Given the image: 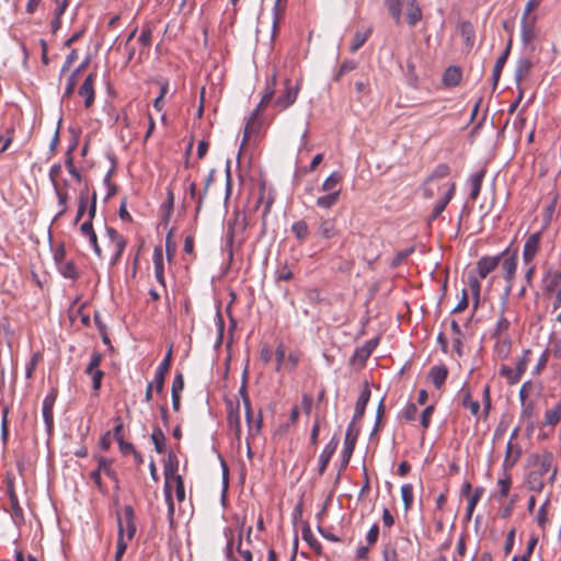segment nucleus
<instances>
[{
  "mask_svg": "<svg viewBox=\"0 0 561 561\" xmlns=\"http://www.w3.org/2000/svg\"><path fill=\"white\" fill-rule=\"evenodd\" d=\"M561 288V272L549 268L542 278V290L545 295H552Z\"/></svg>",
  "mask_w": 561,
  "mask_h": 561,
  "instance_id": "nucleus-7",
  "label": "nucleus"
},
{
  "mask_svg": "<svg viewBox=\"0 0 561 561\" xmlns=\"http://www.w3.org/2000/svg\"><path fill=\"white\" fill-rule=\"evenodd\" d=\"M501 262V256H483L477 263L478 274L481 278H485L493 272Z\"/></svg>",
  "mask_w": 561,
  "mask_h": 561,
  "instance_id": "nucleus-13",
  "label": "nucleus"
},
{
  "mask_svg": "<svg viewBox=\"0 0 561 561\" xmlns=\"http://www.w3.org/2000/svg\"><path fill=\"white\" fill-rule=\"evenodd\" d=\"M401 496L405 511H409L413 504V485L410 483L401 486Z\"/></svg>",
  "mask_w": 561,
  "mask_h": 561,
  "instance_id": "nucleus-48",
  "label": "nucleus"
},
{
  "mask_svg": "<svg viewBox=\"0 0 561 561\" xmlns=\"http://www.w3.org/2000/svg\"><path fill=\"white\" fill-rule=\"evenodd\" d=\"M117 524H118V538H117V542H116L115 561H121L122 557L124 556V553L126 551L127 542L124 540V527H123L122 518L119 515L117 516Z\"/></svg>",
  "mask_w": 561,
  "mask_h": 561,
  "instance_id": "nucleus-35",
  "label": "nucleus"
},
{
  "mask_svg": "<svg viewBox=\"0 0 561 561\" xmlns=\"http://www.w3.org/2000/svg\"><path fill=\"white\" fill-rule=\"evenodd\" d=\"M536 20H537L536 16H531V18L522 16L520 35H522V41L525 45H528L535 38Z\"/></svg>",
  "mask_w": 561,
  "mask_h": 561,
  "instance_id": "nucleus-15",
  "label": "nucleus"
},
{
  "mask_svg": "<svg viewBox=\"0 0 561 561\" xmlns=\"http://www.w3.org/2000/svg\"><path fill=\"white\" fill-rule=\"evenodd\" d=\"M96 75L94 72H91L88 75V77L84 79L83 83L79 88V95L84 98V106L87 108L91 107V105L94 102V81H95Z\"/></svg>",
  "mask_w": 561,
  "mask_h": 561,
  "instance_id": "nucleus-10",
  "label": "nucleus"
},
{
  "mask_svg": "<svg viewBox=\"0 0 561 561\" xmlns=\"http://www.w3.org/2000/svg\"><path fill=\"white\" fill-rule=\"evenodd\" d=\"M215 169H211L205 180L204 191L197 198L196 215H198L202 209L204 197L206 196L207 191L215 179Z\"/></svg>",
  "mask_w": 561,
  "mask_h": 561,
  "instance_id": "nucleus-49",
  "label": "nucleus"
},
{
  "mask_svg": "<svg viewBox=\"0 0 561 561\" xmlns=\"http://www.w3.org/2000/svg\"><path fill=\"white\" fill-rule=\"evenodd\" d=\"M9 500L11 507V517L15 525H20L24 522V514L23 508L19 504L18 496L12 485L9 488Z\"/></svg>",
  "mask_w": 561,
  "mask_h": 561,
  "instance_id": "nucleus-20",
  "label": "nucleus"
},
{
  "mask_svg": "<svg viewBox=\"0 0 561 561\" xmlns=\"http://www.w3.org/2000/svg\"><path fill=\"white\" fill-rule=\"evenodd\" d=\"M461 404L463 408L469 409L472 415H478L480 411V403L471 398L468 389H461Z\"/></svg>",
  "mask_w": 561,
  "mask_h": 561,
  "instance_id": "nucleus-32",
  "label": "nucleus"
},
{
  "mask_svg": "<svg viewBox=\"0 0 561 561\" xmlns=\"http://www.w3.org/2000/svg\"><path fill=\"white\" fill-rule=\"evenodd\" d=\"M58 270L66 278L76 279L78 277L77 267L72 261L60 263Z\"/></svg>",
  "mask_w": 561,
  "mask_h": 561,
  "instance_id": "nucleus-47",
  "label": "nucleus"
},
{
  "mask_svg": "<svg viewBox=\"0 0 561 561\" xmlns=\"http://www.w3.org/2000/svg\"><path fill=\"white\" fill-rule=\"evenodd\" d=\"M506 306H507V297L503 296L501 313H500L499 320L496 321L495 329L493 332V335L499 339L502 337V335L508 330V328L511 325L510 320L504 317V311H505Z\"/></svg>",
  "mask_w": 561,
  "mask_h": 561,
  "instance_id": "nucleus-23",
  "label": "nucleus"
},
{
  "mask_svg": "<svg viewBox=\"0 0 561 561\" xmlns=\"http://www.w3.org/2000/svg\"><path fill=\"white\" fill-rule=\"evenodd\" d=\"M163 491H164L165 502L168 505V518H169L170 525L172 526L174 523V512H175L174 501H173V496H172V486L168 485V483H164Z\"/></svg>",
  "mask_w": 561,
  "mask_h": 561,
  "instance_id": "nucleus-40",
  "label": "nucleus"
},
{
  "mask_svg": "<svg viewBox=\"0 0 561 561\" xmlns=\"http://www.w3.org/2000/svg\"><path fill=\"white\" fill-rule=\"evenodd\" d=\"M172 347L173 346L170 345L163 360L158 366L156 375H154V379L152 380V381H154V389H156L157 393H161L163 391L165 375L169 373V370L171 368Z\"/></svg>",
  "mask_w": 561,
  "mask_h": 561,
  "instance_id": "nucleus-5",
  "label": "nucleus"
},
{
  "mask_svg": "<svg viewBox=\"0 0 561 561\" xmlns=\"http://www.w3.org/2000/svg\"><path fill=\"white\" fill-rule=\"evenodd\" d=\"M403 10H405L407 20L411 26L422 19V11L416 0H407V7Z\"/></svg>",
  "mask_w": 561,
  "mask_h": 561,
  "instance_id": "nucleus-27",
  "label": "nucleus"
},
{
  "mask_svg": "<svg viewBox=\"0 0 561 561\" xmlns=\"http://www.w3.org/2000/svg\"><path fill=\"white\" fill-rule=\"evenodd\" d=\"M522 455V448L517 444L508 442L506 445L505 458L503 461L504 469H510L516 465Z\"/></svg>",
  "mask_w": 561,
  "mask_h": 561,
  "instance_id": "nucleus-21",
  "label": "nucleus"
},
{
  "mask_svg": "<svg viewBox=\"0 0 561 561\" xmlns=\"http://www.w3.org/2000/svg\"><path fill=\"white\" fill-rule=\"evenodd\" d=\"M561 420V401L550 411L546 412L543 426L554 427Z\"/></svg>",
  "mask_w": 561,
  "mask_h": 561,
  "instance_id": "nucleus-38",
  "label": "nucleus"
},
{
  "mask_svg": "<svg viewBox=\"0 0 561 561\" xmlns=\"http://www.w3.org/2000/svg\"><path fill=\"white\" fill-rule=\"evenodd\" d=\"M287 0H275L273 5V25L276 27L277 21L284 15Z\"/></svg>",
  "mask_w": 561,
  "mask_h": 561,
  "instance_id": "nucleus-53",
  "label": "nucleus"
},
{
  "mask_svg": "<svg viewBox=\"0 0 561 561\" xmlns=\"http://www.w3.org/2000/svg\"><path fill=\"white\" fill-rule=\"evenodd\" d=\"M484 175H485V170L481 169L480 171L471 174L469 178V184H470V188H471L470 198L473 201L477 199L480 194Z\"/></svg>",
  "mask_w": 561,
  "mask_h": 561,
  "instance_id": "nucleus-28",
  "label": "nucleus"
},
{
  "mask_svg": "<svg viewBox=\"0 0 561 561\" xmlns=\"http://www.w3.org/2000/svg\"><path fill=\"white\" fill-rule=\"evenodd\" d=\"M106 234L114 248V254L112 256V264H116L126 247V240L125 238L119 234L114 228L112 227H105Z\"/></svg>",
  "mask_w": 561,
  "mask_h": 561,
  "instance_id": "nucleus-6",
  "label": "nucleus"
},
{
  "mask_svg": "<svg viewBox=\"0 0 561 561\" xmlns=\"http://www.w3.org/2000/svg\"><path fill=\"white\" fill-rule=\"evenodd\" d=\"M448 376V369L445 365L433 366L428 373V380L435 386L436 389H440Z\"/></svg>",
  "mask_w": 561,
  "mask_h": 561,
  "instance_id": "nucleus-17",
  "label": "nucleus"
},
{
  "mask_svg": "<svg viewBox=\"0 0 561 561\" xmlns=\"http://www.w3.org/2000/svg\"><path fill=\"white\" fill-rule=\"evenodd\" d=\"M500 374L506 377L510 385H514L519 381L520 377H515V368H511L508 366H502L500 368Z\"/></svg>",
  "mask_w": 561,
  "mask_h": 561,
  "instance_id": "nucleus-63",
  "label": "nucleus"
},
{
  "mask_svg": "<svg viewBox=\"0 0 561 561\" xmlns=\"http://www.w3.org/2000/svg\"><path fill=\"white\" fill-rule=\"evenodd\" d=\"M291 231L299 241H302L307 238L309 228L305 220H299L291 225Z\"/></svg>",
  "mask_w": 561,
  "mask_h": 561,
  "instance_id": "nucleus-45",
  "label": "nucleus"
},
{
  "mask_svg": "<svg viewBox=\"0 0 561 561\" xmlns=\"http://www.w3.org/2000/svg\"><path fill=\"white\" fill-rule=\"evenodd\" d=\"M55 2L57 7L55 10V19L51 21L53 33H56L59 30L61 25L60 16L64 14L66 8L68 7V0H55Z\"/></svg>",
  "mask_w": 561,
  "mask_h": 561,
  "instance_id": "nucleus-39",
  "label": "nucleus"
},
{
  "mask_svg": "<svg viewBox=\"0 0 561 561\" xmlns=\"http://www.w3.org/2000/svg\"><path fill=\"white\" fill-rule=\"evenodd\" d=\"M450 172V169L447 164L445 163H442V164H438L434 171L432 172L431 175H428V184H432L433 182H435L436 179H445L448 176Z\"/></svg>",
  "mask_w": 561,
  "mask_h": 561,
  "instance_id": "nucleus-51",
  "label": "nucleus"
},
{
  "mask_svg": "<svg viewBox=\"0 0 561 561\" xmlns=\"http://www.w3.org/2000/svg\"><path fill=\"white\" fill-rule=\"evenodd\" d=\"M371 34V28L365 31H357L354 35L353 43L350 47L351 53H356L368 39Z\"/></svg>",
  "mask_w": 561,
  "mask_h": 561,
  "instance_id": "nucleus-41",
  "label": "nucleus"
},
{
  "mask_svg": "<svg viewBox=\"0 0 561 561\" xmlns=\"http://www.w3.org/2000/svg\"><path fill=\"white\" fill-rule=\"evenodd\" d=\"M455 183H449L448 184V188L444 195L443 198H440L436 204H435V207L430 216V221L432 220H435L446 208V206L448 205V203L450 202V199L453 198L454 196V193H455Z\"/></svg>",
  "mask_w": 561,
  "mask_h": 561,
  "instance_id": "nucleus-18",
  "label": "nucleus"
},
{
  "mask_svg": "<svg viewBox=\"0 0 561 561\" xmlns=\"http://www.w3.org/2000/svg\"><path fill=\"white\" fill-rule=\"evenodd\" d=\"M291 278H293V272L287 264H284L283 266H280L277 270V272H276V280L277 282H280V280L287 282V280H290Z\"/></svg>",
  "mask_w": 561,
  "mask_h": 561,
  "instance_id": "nucleus-62",
  "label": "nucleus"
},
{
  "mask_svg": "<svg viewBox=\"0 0 561 561\" xmlns=\"http://www.w3.org/2000/svg\"><path fill=\"white\" fill-rule=\"evenodd\" d=\"M499 256H501L500 263L504 273V278L507 283L504 296L508 297L513 287V279L517 268V252L515 251L511 253L510 250L506 249Z\"/></svg>",
  "mask_w": 561,
  "mask_h": 561,
  "instance_id": "nucleus-3",
  "label": "nucleus"
},
{
  "mask_svg": "<svg viewBox=\"0 0 561 561\" xmlns=\"http://www.w3.org/2000/svg\"><path fill=\"white\" fill-rule=\"evenodd\" d=\"M103 355L100 352H93L90 358V363L85 368V373H91L92 370H98L99 366L102 362Z\"/></svg>",
  "mask_w": 561,
  "mask_h": 561,
  "instance_id": "nucleus-60",
  "label": "nucleus"
},
{
  "mask_svg": "<svg viewBox=\"0 0 561 561\" xmlns=\"http://www.w3.org/2000/svg\"><path fill=\"white\" fill-rule=\"evenodd\" d=\"M340 195L341 192H330L323 196L318 197L316 204L322 209H330L336 205L340 199Z\"/></svg>",
  "mask_w": 561,
  "mask_h": 561,
  "instance_id": "nucleus-34",
  "label": "nucleus"
},
{
  "mask_svg": "<svg viewBox=\"0 0 561 561\" xmlns=\"http://www.w3.org/2000/svg\"><path fill=\"white\" fill-rule=\"evenodd\" d=\"M56 401V394L49 393L45 397L43 401V419L46 425V431L50 435L54 428V416H53V408Z\"/></svg>",
  "mask_w": 561,
  "mask_h": 561,
  "instance_id": "nucleus-12",
  "label": "nucleus"
},
{
  "mask_svg": "<svg viewBox=\"0 0 561 561\" xmlns=\"http://www.w3.org/2000/svg\"><path fill=\"white\" fill-rule=\"evenodd\" d=\"M275 85H276V73H273L270 81H267L264 94L261 99V102L257 104L255 110L252 112L250 118L247 122L244 133H243V140L244 144L252 134L256 133L259 130V125L256 124V117L260 115L261 111L267 106V104L271 103V101L274 98L275 94Z\"/></svg>",
  "mask_w": 561,
  "mask_h": 561,
  "instance_id": "nucleus-2",
  "label": "nucleus"
},
{
  "mask_svg": "<svg viewBox=\"0 0 561 561\" xmlns=\"http://www.w3.org/2000/svg\"><path fill=\"white\" fill-rule=\"evenodd\" d=\"M460 33L465 38L466 44L472 46L474 41V31L472 24L468 21L462 22L460 25Z\"/></svg>",
  "mask_w": 561,
  "mask_h": 561,
  "instance_id": "nucleus-50",
  "label": "nucleus"
},
{
  "mask_svg": "<svg viewBox=\"0 0 561 561\" xmlns=\"http://www.w3.org/2000/svg\"><path fill=\"white\" fill-rule=\"evenodd\" d=\"M57 198H58V205L60 206V210L56 215L55 219L62 216L67 211V202H68V194L66 192H61L59 187L55 190Z\"/></svg>",
  "mask_w": 561,
  "mask_h": 561,
  "instance_id": "nucleus-55",
  "label": "nucleus"
},
{
  "mask_svg": "<svg viewBox=\"0 0 561 561\" xmlns=\"http://www.w3.org/2000/svg\"><path fill=\"white\" fill-rule=\"evenodd\" d=\"M151 38H152L151 27L149 25L144 26L141 34L138 38L139 43L145 47H149L151 45Z\"/></svg>",
  "mask_w": 561,
  "mask_h": 561,
  "instance_id": "nucleus-64",
  "label": "nucleus"
},
{
  "mask_svg": "<svg viewBox=\"0 0 561 561\" xmlns=\"http://www.w3.org/2000/svg\"><path fill=\"white\" fill-rule=\"evenodd\" d=\"M85 374L91 376L92 388L95 392H98L102 386V379L104 377V371L101 369H98V370H92L91 373H85Z\"/></svg>",
  "mask_w": 561,
  "mask_h": 561,
  "instance_id": "nucleus-57",
  "label": "nucleus"
},
{
  "mask_svg": "<svg viewBox=\"0 0 561 561\" xmlns=\"http://www.w3.org/2000/svg\"><path fill=\"white\" fill-rule=\"evenodd\" d=\"M484 489L481 486H478L474 489V492L469 496L468 505H467V518L470 519L472 516V513L480 501L481 496L483 495Z\"/></svg>",
  "mask_w": 561,
  "mask_h": 561,
  "instance_id": "nucleus-43",
  "label": "nucleus"
},
{
  "mask_svg": "<svg viewBox=\"0 0 561 561\" xmlns=\"http://www.w3.org/2000/svg\"><path fill=\"white\" fill-rule=\"evenodd\" d=\"M461 80V71L458 67H448L443 76V82L446 87H456Z\"/></svg>",
  "mask_w": 561,
  "mask_h": 561,
  "instance_id": "nucleus-31",
  "label": "nucleus"
},
{
  "mask_svg": "<svg viewBox=\"0 0 561 561\" xmlns=\"http://www.w3.org/2000/svg\"><path fill=\"white\" fill-rule=\"evenodd\" d=\"M531 352L530 350H524L522 356L516 363L515 366V377H522L523 374L526 371L528 363H529V356Z\"/></svg>",
  "mask_w": 561,
  "mask_h": 561,
  "instance_id": "nucleus-44",
  "label": "nucleus"
},
{
  "mask_svg": "<svg viewBox=\"0 0 561 561\" xmlns=\"http://www.w3.org/2000/svg\"><path fill=\"white\" fill-rule=\"evenodd\" d=\"M301 354L298 351L289 353L285 368L289 371H294L300 360Z\"/></svg>",
  "mask_w": 561,
  "mask_h": 561,
  "instance_id": "nucleus-61",
  "label": "nucleus"
},
{
  "mask_svg": "<svg viewBox=\"0 0 561 561\" xmlns=\"http://www.w3.org/2000/svg\"><path fill=\"white\" fill-rule=\"evenodd\" d=\"M497 484L500 485L499 495L501 497L507 496L512 484L511 477L507 473H505L504 478L497 481Z\"/></svg>",
  "mask_w": 561,
  "mask_h": 561,
  "instance_id": "nucleus-58",
  "label": "nucleus"
},
{
  "mask_svg": "<svg viewBox=\"0 0 561 561\" xmlns=\"http://www.w3.org/2000/svg\"><path fill=\"white\" fill-rule=\"evenodd\" d=\"M540 240H541L540 232H535L526 239L524 249H523V260L526 264L530 263L533 261V259L535 257V255L537 254V252L539 250Z\"/></svg>",
  "mask_w": 561,
  "mask_h": 561,
  "instance_id": "nucleus-9",
  "label": "nucleus"
},
{
  "mask_svg": "<svg viewBox=\"0 0 561 561\" xmlns=\"http://www.w3.org/2000/svg\"><path fill=\"white\" fill-rule=\"evenodd\" d=\"M393 547L400 553L402 560L410 561L413 557V543L407 536L398 537L394 540Z\"/></svg>",
  "mask_w": 561,
  "mask_h": 561,
  "instance_id": "nucleus-19",
  "label": "nucleus"
},
{
  "mask_svg": "<svg viewBox=\"0 0 561 561\" xmlns=\"http://www.w3.org/2000/svg\"><path fill=\"white\" fill-rule=\"evenodd\" d=\"M553 463V454L551 451H543L540 455L530 456V465L533 469L527 476L526 483L530 491L541 492L545 482L543 478L549 472Z\"/></svg>",
  "mask_w": 561,
  "mask_h": 561,
  "instance_id": "nucleus-1",
  "label": "nucleus"
},
{
  "mask_svg": "<svg viewBox=\"0 0 561 561\" xmlns=\"http://www.w3.org/2000/svg\"><path fill=\"white\" fill-rule=\"evenodd\" d=\"M302 539L308 543L314 553L320 556L322 553L321 543L313 536L311 528L308 524H305L301 530Z\"/></svg>",
  "mask_w": 561,
  "mask_h": 561,
  "instance_id": "nucleus-30",
  "label": "nucleus"
},
{
  "mask_svg": "<svg viewBox=\"0 0 561 561\" xmlns=\"http://www.w3.org/2000/svg\"><path fill=\"white\" fill-rule=\"evenodd\" d=\"M511 47H512V39L508 41L507 45H506V48L504 49V51L502 53V55L497 58L495 65H494V68H493V71H492V87H493V90L496 89L497 87V83L500 81V78H501V73H502V70H503V67L510 56V53H511Z\"/></svg>",
  "mask_w": 561,
  "mask_h": 561,
  "instance_id": "nucleus-14",
  "label": "nucleus"
},
{
  "mask_svg": "<svg viewBox=\"0 0 561 561\" xmlns=\"http://www.w3.org/2000/svg\"><path fill=\"white\" fill-rule=\"evenodd\" d=\"M357 62L354 60H344L340 66V69L335 76V80H340L345 73L353 71L356 69Z\"/></svg>",
  "mask_w": 561,
  "mask_h": 561,
  "instance_id": "nucleus-56",
  "label": "nucleus"
},
{
  "mask_svg": "<svg viewBox=\"0 0 561 561\" xmlns=\"http://www.w3.org/2000/svg\"><path fill=\"white\" fill-rule=\"evenodd\" d=\"M370 389L369 387L366 385L365 388L363 389V391L360 392L358 399H357V402H356V405H355V413H354V416H353V420L352 421H356L358 419H362L364 413H365V409H366V405L370 399Z\"/></svg>",
  "mask_w": 561,
  "mask_h": 561,
  "instance_id": "nucleus-26",
  "label": "nucleus"
},
{
  "mask_svg": "<svg viewBox=\"0 0 561 561\" xmlns=\"http://www.w3.org/2000/svg\"><path fill=\"white\" fill-rule=\"evenodd\" d=\"M178 467L179 461L176 457L170 453L163 468L164 483H168V485H171V482L175 480L176 477H181L176 473Z\"/></svg>",
  "mask_w": 561,
  "mask_h": 561,
  "instance_id": "nucleus-22",
  "label": "nucleus"
},
{
  "mask_svg": "<svg viewBox=\"0 0 561 561\" xmlns=\"http://www.w3.org/2000/svg\"><path fill=\"white\" fill-rule=\"evenodd\" d=\"M385 3L397 25L401 23V14L407 7V0H385Z\"/></svg>",
  "mask_w": 561,
  "mask_h": 561,
  "instance_id": "nucleus-29",
  "label": "nucleus"
},
{
  "mask_svg": "<svg viewBox=\"0 0 561 561\" xmlns=\"http://www.w3.org/2000/svg\"><path fill=\"white\" fill-rule=\"evenodd\" d=\"M358 433L359 431L355 430L354 421H352L347 426L344 439L343 461L345 463H348L350 458L354 451Z\"/></svg>",
  "mask_w": 561,
  "mask_h": 561,
  "instance_id": "nucleus-8",
  "label": "nucleus"
},
{
  "mask_svg": "<svg viewBox=\"0 0 561 561\" xmlns=\"http://www.w3.org/2000/svg\"><path fill=\"white\" fill-rule=\"evenodd\" d=\"M73 147H70L66 152V168L69 171V173L78 181L80 182L82 180L80 172L73 164V156H72Z\"/></svg>",
  "mask_w": 561,
  "mask_h": 561,
  "instance_id": "nucleus-46",
  "label": "nucleus"
},
{
  "mask_svg": "<svg viewBox=\"0 0 561 561\" xmlns=\"http://www.w3.org/2000/svg\"><path fill=\"white\" fill-rule=\"evenodd\" d=\"M337 445H339V437L336 435H334L331 438V440L325 445V447L323 448V450L319 457V468H318L319 474L324 473L332 455L335 453V450L337 448Z\"/></svg>",
  "mask_w": 561,
  "mask_h": 561,
  "instance_id": "nucleus-11",
  "label": "nucleus"
},
{
  "mask_svg": "<svg viewBox=\"0 0 561 561\" xmlns=\"http://www.w3.org/2000/svg\"><path fill=\"white\" fill-rule=\"evenodd\" d=\"M342 176L339 172L331 173L322 183L321 191L323 192H341L337 188V184L340 183Z\"/></svg>",
  "mask_w": 561,
  "mask_h": 561,
  "instance_id": "nucleus-37",
  "label": "nucleus"
},
{
  "mask_svg": "<svg viewBox=\"0 0 561 561\" xmlns=\"http://www.w3.org/2000/svg\"><path fill=\"white\" fill-rule=\"evenodd\" d=\"M378 344L377 339H371L367 341L360 348L356 351V355L363 359H366L370 356L371 352Z\"/></svg>",
  "mask_w": 561,
  "mask_h": 561,
  "instance_id": "nucleus-52",
  "label": "nucleus"
},
{
  "mask_svg": "<svg viewBox=\"0 0 561 561\" xmlns=\"http://www.w3.org/2000/svg\"><path fill=\"white\" fill-rule=\"evenodd\" d=\"M382 559L383 561H399L401 559L400 553L397 551V547L388 543L382 549Z\"/></svg>",
  "mask_w": 561,
  "mask_h": 561,
  "instance_id": "nucleus-54",
  "label": "nucleus"
},
{
  "mask_svg": "<svg viewBox=\"0 0 561 561\" xmlns=\"http://www.w3.org/2000/svg\"><path fill=\"white\" fill-rule=\"evenodd\" d=\"M122 518L124 530L127 531L128 540H131L136 533V525L134 522V510L130 505L124 507V518Z\"/></svg>",
  "mask_w": 561,
  "mask_h": 561,
  "instance_id": "nucleus-25",
  "label": "nucleus"
},
{
  "mask_svg": "<svg viewBox=\"0 0 561 561\" xmlns=\"http://www.w3.org/2000/svg\"><path fill=\"white\" fill-rule=\"evenodd\" d=\"M299 93V84H293L290 79H285L284 81V91L283 93L275 100L274 106L278 107L279 111H284L293 105Z\"/></svg>",
  "mask_w": 561,
  "mask_h": 561,
  "instance_id": "nucleus-4",
  "label": "nucleus"
},
{
  "mask_svg": "<svg viewBox=\"0 0 561 561\" xmlns=\"http://www.w3.org/2000/svg\"><path fill=\"white\" fill-rule=\"evenodd\" d=\"M522 404V413L520 419L528 422L527 430L533 432L535 428V424L533 421V413L535 410V404L531 401L520 402Z\"/></svg>",
  "mask_w": 561,
  "mask_h": 561,
  "instance_id": "nucleus-36",
  "label": "nucleus"
},
{
  "mask_svg": "<svg viewBox=\"0 0 561 561\" xmlns=\"http://www.w3.org/2000/svg\"><path fill=\"white\" fill-rule=\"evenodd\" d=\"M414 252V248L411 247L409 249H405L403 251L398 252L394 257L391 261V267H398L402 262Z\"/></svg>",
  "mask_w": 561,
  "mask_h": 561,
  "instance_id": "nucleus-59",
  "label": "nucleus"
},
{
  "mask_svg": "<svg viewBox=\"0 0 561 561\" xmlns=\"http://www.w3.org/2000/svg\"><path fill=\"white\" fill-rule=\"evenodd\" d=\"M339 233V230L336 228V224L334 219L328 218L322 219L319 228H318V234L323 239H332L336 237Z\"/></svg>",
  "mask_w": 561,
  "mask_h": 561,
  "instance_id": "nucleus-24",
  "label": "nucleus"
},
{
  "mask_svg": "<svg viewBox=\"0 0 561 561\" xmlns=\"http://www.w3.org/2000/svg\"><path fill=\"white\" fill-rule=\"evenodd\" d=\"M531 61L528 58H520L518 59L516 67H515V81L519 83L523 79H525L530 69H531Z\"/></svg>",
  "mask_w": 561,
  "mask_h": 561,
  "instance_id": "nucleus-33",
  "label": "nucleus"
},
{
  "mask_svg": "<svg viewBox=\"0 0 561 561\" xmlns=\"http://www.w3.org/2000/svg\"><path fill=\"white\" fill-rule=\"evenodd\" d=\"M151 440L154 445V449L158 454L164 453L165 449V436L161 428L156 427L151 434Z\"/></svg>",
  "mask_w": 561,
  "mask_h": 561,
  "instance_id": "nucleus-42",
  "label": "nucleus"
},
{
  "mask_svg": "<svg viewBox=\"0 0 561 561\" xmlns=\"http://www.w3.org/2000/svg\"><path fill=\"white\" fill-rule=\"evenodd\" d=\"M152 260H153L156 279L160 285L165 287L163 253H162L161 247L154 248Z\"/></svg>",
  "mask_w": 561,
  "mask_h": 561,
  "instance_id": "nucleus-16",
  "label": "nucleus"
}]
</instances>
